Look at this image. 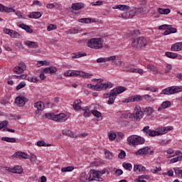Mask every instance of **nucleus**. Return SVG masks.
Instances as JSON below:
<instances>
[{
    "label": "nucleus",
    "instance_id": "40",
    "mask_svg": "<svg viewBox=\"0 0 182 182\" xmlns=\"http://www.w3.org/2000/svg\"><path fill=\"white\" fill-rule=\"evenodd\" d=\"M28 159H30V161H31L32 164H36V160H38L36 155L31 154Z\"/></svg>",
    "mask_w": 182,
    "mask_h": 182
},
{
    "label": "nucleus",
    "instance_id": "32",
    "mask_svg": "<svg viewBox=\"0 0 182 182\" xmlns=\"http://www.w3.org/2000/svg\"><path fill=\"white\" fill-rule=\"evenodd\" d=\"M83 56H87L86 53H77L72 55L73 59H78V58H82Z\"/></svg>",
    "mask_w": 182,
    "mask_h": 182
},
{
    "label": "nucleus",
    "instance_id": "33",
    "mask_svg": "<svg viewBox=\"0 0 182 182\" xmlns=\"http://www.w3.org/2000/svg\"><path fill=\"white\" fill-rule=\"evenodd\" d=\"M72 8L75 9V11H79L80 9H82V8H83V4L80 3L73 4L72 5Z\"/></svg>",
    "mask_w": 182,
    "mask_h": 182
},
{
    "label": "nucleus",
    "instance_id": "14",
    "mask_svg": "<svg viewBox=\"0 0 182 182\" xmlns=\"http://www.w3.org/2000/svg\"><path fill=\"white\" fill-rule=\"evenodd\" d=\"M23 43L26 45V46H28V48H30L31 49H37V48L39 46V44L35 41H25Z\"/></svg>",
    "mask_w": 182,
    "mask_h": 182
},
{
    "label": "nucleus",
    "instance_id": "49",
    "mask_svg": "<svg viewBox=\"0 0 182 182\" xmlns=\"http://www.w3.org/2000/svg\"><path fill=\"white\" fill-rule=\"evenodd\" d=\"M173 171H175V174L178 176V177L182 178V170L178 168H173Z\"/></svg>",
    "mask_w": 182,
    "mask_h": 182
},
{
    "label": "nucleus",
    "instance_id": "31",
    "mask_svg": "<svg viewBox=\"0 0 182 182\" xmlns=\"http://www.w3.org/2000/svg\"><path fill=\"white\" fill-rule=\"evenodd\" d=\"M82 111L84 112V117H89L91 114L90 110H89L87 107H82Z\"/></svg>",
    "mask_w": 182,
    "mask_h": 182
},
{
    "label": "nucleus",
    "instance_id": "42",
    "mask_svg": "<svg viewBox=\"0 0 182 182\" xmlns=\"http://www.w3.org/2000/svg\"><path fill=\"white\" fill-rule=\"evenodd\" d=\"M14 7H8L4 6V12H6V14L15 12V10L14 9Z\"/></svg>",
    "mask_w": 182,
    "mask_h": 182
},
{
    "label": "nucleus",
    "instance_id": "23",
    "mask_svg": "<svg viewBox=\"0 0 182 182\" xmlns=\"http://www.w3.org/2000/svg\"><path fill=\"white\" fill-rule=\"evenodd\" d=\"M114 9H119V11H129L130 9V6H127V5H117L115 6Z\"/></svg>",
    "mask_w": 182,
    "mask_h": 182
},
{
    "label": "nucleus",
    "instance_id": "38",
    "mask_svg": "<svg viewBox=\"0 0 182 182\" xmlns=\"http://www.w3.org/2000/svg\"><path fill=\"white\" fill-rule=\"evenodd\" d=\"M132 102H141L143 100V96L141 95H134L132 96Z\"/></svg>",
    "mask_w": 182,
    "mask_h": 182
},
{
    "label": "nucleus",
    "instance_id": "30",
    "mask_svg": "<svg viewBox=\"0 0 182 182\" xmlns=\"http://www.w3.org/2000/svg\"><path fill=\"white\" fill-rule=\"evenodd\" d=\"M144 112L148 116H151V114H153V112H154V109H153V107H147L144 109Z\"/></svg>",
    "mask_w": 182,
    "mask_h": 182
},
{
    "label": "nucleus",
    "instance_id": "57",
    "mask_svg": "<svg viewBox=\"0 0 182 182\" xmlns=\"http://www.w3.org/2000/svg\"><path fill=\"white\" fill-rule=\"evenodd\" d=\"M119 159H123L124 157H126V151L124 150H121L120 153L118 155Z\"/></svg>",
    "mask_w": 182,
    "mask_h": 182
},
{
    "label": "nucleus",
    "instance_id": "55",
    "mask_svg": "<svg viewBox=\"0 0 182 182\" xmlns=\"http://www.w3.org/2000/svg\"><path fill=\"white\" fill-rule=\"evenodd\" d=\"M92 114H93V116H95V117H102V113H100V112L97 110H92Z\"/></svg>",
    "mask_w": 182,
    "mask_h": 182
},
{
    "label": "nucleus",
    "instance_id": "27",
    "mask_svg": "<svg viewBox=\"0 0 182 182\" xmlns=\"http://www.w3.org/2000/svg\"><path fill=\"white\" fill-rule=\"evenodd\" d=\"M11 173H16V174H21V173H22L23 169H22V166H14V168H12V169H11Z\"/></svg>",
    "mask_w": 182,
    "mask_h": 182
},
{
    "label": "nucleus",
    "instance_id": "17",
    "mask_svg": "<svg viewBox=\"0 0 182 182\" xmlns=\"http://www.w3.org/2000/svg\"><path fill=\"white\" fill-rule=\"evenodd\" d=\"M18 26H19V28H21V29L26 31V32H27L28 33H32L33 32V30H32V28H31L29 26L23 23L18 24Z\"/></svg>",
    "mask_w": 182,
    "mask_h": 182
},
{
    "label": "nucleus",
    "instance_id": "4",
    "mask_svg": "<svg viewBox=\"0 0 182 182\" xmlns=\"http://www.w3.org/2000/svg\"><path fill=\"white\" fill-rule=\"evenodd\" d=\"M87 47L92 49H102L103 48V38H91L87 42Z\"/></svg>",
    "mask_w": 182,
    "mask_h": 182
},
{
    "label": "nucleus",
    "instance_id": "28",
    "mask_svg": "<svg viewBox=\"0 0 182 182\" xmlns=\"http://www.w3.org/2000/svg\"><path fill=\"white\" fill-rule=\"evenodd\" d=\"M1 140L2 141H6L7 143H16V139L8 136L2 137Z\"/></svg>",
    "mask_w": 182,
    "mask_h": 182
},
{
    "label": "nucleus",
    "instance_id": "12",
    "mask_svg": "<svg viewBox=\"0 0 182 182\" xmlns=\"http://www.w3.org/2000/svg\"><path fill=\"white\" fill-rule=\"evenodd\" d=\"M15 102H16V105H17L18 107H23V106H25L27 102H29V100L23 96H18L16 98Z\"/></svg>",
    "mask_w": 182,
    "mask_h": 182
},
{
    "label": "nucleus",
    "instance_id": "51",
    "mask_svg": "<svg viewBox=\"0 0 182 182\" xmlns=\"http://www.w3.org/2000/svg\"><path fill=\"white\" fill-rule=\"evenodd\" d=\"M182 156H178L177 157L173 158L171 159V163H177V161H181Z\"/></svg>",
    "mask_w": 182,
    "mask_h": 182
},
{
    "label": "nucleus",
    "instance_id": "63",
    "mask_svg": "<svg viewBox=\"0 0 182 182\" xmlns=\"http://www.w3.org/2000/svg\"><path fill=\"white\" fill-rule=\"evenodd\" d=\"M161 170V167L159 166V167H156L155 169H152L151 173H153L154 174H156L159 173V171H160Z\"/></svg>",
    "mask_w": 182,
    "mask_h": 182
},
{
    "label": "nucleus",
    "instance_id": "10",
    "mask_svg": "<svg viewBox=\"0 0 182 182\" xmlns=\"http://www.w3.org/2000/svg\"><path fill=\"white\" fill-rule=\"evenodd\" d=\"M133 65H129L122 69V72H129L130 73H139V75H142L143 69L140 68H134Z\"/></svg>",
    "mask_w": 182,
    "mask_h": 182
},
{
    "label": "nucleus",
    "instance_id": "58",
    "mask_svg": "<svg viewBox=\"0 0 182 182\" xmlns=\"http://www.w3.org/2000/svg\"><path fill=\"white\" fill-rule=\"evenodd\" d=\"M15 46L18 48L20 50L23 49V45L21 42L15 43Z\"/></svg>",
    "mask_w": 182,
    "mask_h": 182
},
{
    "label": "nucleus",
    "instance_id": "1",
    "mask_svg": "<svg viewBox=\"0 0 182 182\" xmlns=\"http://www.w3.org/2000/svg\"><path fill=\"white\" fill-rule=\"evenodd\" d=\"M127 88L126 87H117L116 88L112 89L109 93H105L103 95L104 99H108L107 103L109 105H113L114 103V100H116V97H117V95H120V93H123V92H126Z\"/></svg>",
    "mask_w": 182,
    "mask_h": 182
},
{
    "label": "nucleus",
    "instance_id": "56",
    "mask_svg": "<svg viewBox=\"0 0 182 182\" xmlns=\"http://www.w3.org/2000/svg\"><path fill=\"white\" fill-rule=\"evenodd\" d=\"M112 63H114V65H115V66H119V65H122L123 66L124 65V63H123L122 60H117L115 61H113Z\"/></svg>",
    "mask_w": 182,
    "mask_h": 182
},
{
    "label": "nucleus",
    "instance_id": "39",
    "mask_svg": "<svg viewBox=\"0 0 182 182\" xmlns=\"http://www.w3.org/2000/svg\"><path fill=\"white\" fill-rule=\"evenodd\" d=\"M62 133L63 136H69L70 137H73V132H72V131L68 129H63Z\"/></svg>",
    "mask_w": 182,
    "mask_h": 182
},
{
    "label": "nucleus",
    "instance_id": "60",
    "mask_svg": "<svg viewBox=\"0 0 182 182\" xmlns=\"http://www.w3.org/2000/svg\"><path fill=\"white\" fill-rule=\"evenodd\" d=\"M145 90H148L149 92H157L158 90V88L157 87H147Z\"/></svg>",
    "mask_w": 182,
    "mask_h": 182
},
{
    "label": "nucleus",
    "instance_id": "9",
    "mask_svg": "<svg viewBox=\"0 0 182 182\" xmlns=\"http://www.w3.org/2000/svg\"><path fill=\"white\" fill-rule=\"evenodd\" d=\"M149 150H150V147L149 146H146L144 147L142 149H140L139 150H138L135 154L136 156H147V154H149L150 156H152V154H154V150H151L149 152Z\"/></svg>",
    "mask_w": 182,
    "mask_h": 182
},
{
    "label": "nucleus",
    "instance_id": "11",
    "mask_svg": "<svg viewBox=\"0 0 182 182\" xmlns=\"http://www.w3.org/2000/svg\"><path fill=\"white\" fill-rule=\"evenodd\" d=\"M34 107L37 109L35 114L37 117H39V115L42 114V112L45 109V104L43 102H37L34 103Z\"/></svg>",
    "mask_w": 182,
    "mask_h": 182
},
{
    "label": "nucleus",
    "instance_id": "35",
    "mask_svg": "<svg viewBox=\"0 0 182 182\" xmlns=\"http://www.w3.org/2000/svg\"><path fill=\"white\" fill-rule=\"evenodd\" d=\"M142 99H144L146 102H154V99L149 95H144L142 96Z\"/></svg>",
    "mask_w": 182,
    "mask_h": 182
},
{
    "label": "nucleus",
    "instance_id": "21",
    "mask_svg": "<svg viewBox=\"0 0 182 182\" xmlns=\"http://www.w3.org/2000/svg\"><path fill=\"white\" fill-rule=\"evenodd\" d=\"M171 106V102L170 101H165L162 102L161 107L158 108V112H161L162 109H167V107H170Z\"/></svg>",
    "mask_w": 182,
    "mask_h": 182
},
{
    "label": "nucleus",
    "instance_id": "5",
    "mask_svg": "<svg viewBox=\"0 0 182 182\" xmlns=\"http://www.w3.org/2000/svg\"><path fill=\"white\" fill-rule=\"evenodd\" d=\"M144 138L137 136L132 135L127 138V143L129 146H137L138 144H144Z\"/></svg>",
    "mask_w": 182,
    "mask_h": 182
},
{
    "label": "nucleus",
    "instance_id": "62",
    "mask_svg": "<svg viewBox=\"0 0 182 182\" xmlns=\"http://www.w3.org/2000/svg\"><path fill=\"white\" fill-rule=\"evenodd\" d=\"M28 82H33V83H36V82H38V78L33 77H28Z\"/></svg>",
    "mask_w": 182,
    "mask_h": 182
},
{
    "label": "nucleus",
    "instance_id": "45",
    "mask_svg": "<svg viewBox=\"0 0 182 182\" xmlns=\"http://www.w3.org/2000/svg\"><path fill=\"white\" fill-rule=\"evenodd\" d=\"M104 152H105L106 159H112L113 157L112 152H110L109 150L105 149Z\"/></svg>",
    "mask_w": 182,
    "mask_h": 182
},
{
    "label": "nucleus",
    "instance_id": "36",
    "mask_svg": "<svg viewBox=\"0 0 182 182\" xmlns=\"http://www.w3.org/2000/svg\"><path fill=\"white\" fill-rule=\"evenodd\" d=\"M165 55L167 56V58H170L171 59H176V58L178 56L177 53L171 52H166Z\"/></svg>",
    "mask_w": 182,
    "mask_h": 182
},
{
    "label": "nucleus",
    "instance_id": "20",
    "mask_svg": "<svg viewBox=\"0 0 182 182\" xmlns=\"http://www.w3.org/2000/svg\"><path fill=\"white\" fill-rule=\"evenodd\" d=\"M80 105H82V101L80 100H76L73 105L74 110H80L82 109Z\"/></svg>",
    "mask_w": 182,
    "mask_h": 182
},
{
    "label": "nucleus",
    "instance_id": "8",
    "mask_svg": "<svg viewBox=\"0 0 182 182\" xmlns=\"http://www.w3.org/2000/svg\"><path fill=\"white\" fill-rule=\"evenodd\" d=\"M142 133L147 137H156V136H161V133L159 131L150 129V127L146 126L142 129Z\"/></svg>",
    "mask_w": 182,
    "mask_h": 182
},
{
    "label": "nucleus",
    "instance_id": "50",
    "mask_svg": "<svg viewBox=\"0 0 182 182\" xmlns=\"http://www.w3.org/2000/svg\"><path fill=\"white\" fill-rule=\"evenodd\" d=\"M19 69H22L23 72H25L26 70V65L23 62H20L18 65Z\"/></svg>",
    "mask_w": 182,
    "mask_h": 182
},
{
    "label": "nucleus",
    "instance_id": "19",
    "mask_svg": "<svg viewBox=\"0 0 182 182\" xmlns=\"http://www.w3.org/2000/svg\"><path fill=\"white\" fill-rule=\"evenodd\" d=\"M41 16H42V13L39 11L31 12L28 15V18H34V19H38V18H41Z\"/></svg>",
    "mask_w": 182,
    "mask_h": 182
},
{
    "label": "nucleus",
    "instance_id": "64",
    "mask_svg": "<svg viewBox=\"0 0 182 182\" xmlns=\"http://www.w3.org/2000/svg\"><path fill=\"white\" fill-rule=\"evenodd\" d=\"M168 26H171V25L164 24V25L159 26V30L168 29Z\"/></svg>",
    "mask_w": 182,
    "mask_h": 182
},
{
    "label": "nucleus",
    "instance_id": "16",
    "mask_svg": "<svg viewBox=\"0 0 182 182\" xmlns=\"http://www.w3.org/2000/svg\"><path fill=\"white\" fill-rule=\"evenodd\" d=\"M12 157H16V159L21 158V159H29V155L25 152L22 151H17L14 154H13Z\"/></svg>",
    "mask_w": 182,
    "mask_h": 182
},
{
    "label": "nucleus",
    "instance_id": "13",
    "mask_svg": "<svg viewBox=\"0 0 182 182\" xmlns=\"http://www.w3.org/2000/svg\"><path fill=\"white\" fill-rule=\"evenodd\" d=\"M100 173H99V171L91 170L90 171V177L88 178L89 181H97L100 178Z\"/></svg>",
    "mask_w": 182,
    "mask_h": 182
},
{
    "label": "nucleus",
    "instance_id": "7",
    "mask_svg": "<svg viewBox=\"0 0 182 182\" xmlns=\"http://www.w3.org/2000/svg\"><path fill=\"white\" fill-rule=\"evenodd\" d=\"M182 92V86H172L162 90L161 95H174Z\"/></svg>",
    "mask_w": 182,
    "mask_h": 182
},
{
    "label": "nucleus",
    "instance_id": "22",
    "mask_svg": "<svg viewBox=\"0 0 182 182\" xmlns=\"http://www.w3.org/2000/svg\"><path fill=\"white\" fill-rule=\"evenodd\" d=\"M158 12L160 14V15H168V14L171 12V10H170V9L159 8Z\"/></svg>",
    "mask_w": 182,
    "mask_h": 182
},
{
    "label": "nucleus",
    "instance_id": "61",
    "mask_svg": "<svg viewBox=\"0 0 182 182\" xmlns=\"http://www.w3.org/2000/svg\"><path fill=\"white\" fill-rule=\"evenodd\" d=\"M106 58H100L97 59V63H106Z\"/></svg>",
    "mask_w": 182,
    "mask_h": 182
},
{
    "label": "nucleus",
    "instance_id": "2",
    "mask_svg": "<svg viewBox=\"0 0 182 182\" xmlns=\"http://www.w3.org/2000/svg\"><path fill=\"white\" fill-rule=\"evenodd\" d=\"M143 116H144V112L141 111V108L139 105L135 107L133 114L127 113L122 114V117L124 119H132V117H134L136 122H139L140 119H143Z\"/></svg>",
    "mask_w": 182,
    "mask_h": 182
},
{
    "label": "nucleus",
    "instance_id": "3",
    "mask_svg": "<svg viewBox=\"0 0 182 182\" xmlns=\"http://www.w3.org/2000/svg\"><path fill=\"white\" fill-rule=\"evenodd\" d=\"M45 117L46 119H50V120H53L54 122H59L60 123H63L68 120V115L63 113L59 114H46Z\"/></svg>",
    "mask_w": 182,
    "mask_h": 182
},
{
    "label": "nucleus",
    "instance_id": "37",
    "mask_svg": "<svg viewBox=\"0 0 182 182\" xmlns=\"http://www.w3.org/2000/svg\"><path fill=\"white\" fill-rule=\"evenodd\" d=\"M37 146H38V147H50V146H52V144H46L43 141H38L37 142Z\"/></svg>",
    "mask_w": 182,
    "mask_h": 182
},
{
    "label": "nucleus",
    "instance_id": "29",
    "mask_svg": "<svg viewBox=\"0 0 182 182\" xmlns=\"http://www.w3.org/2000/svg\"><path fill=\"white\" fill-rule=\"evenodd\" d=\"M78 22H80L81 23H90L91 22H95V20L89 18H85L78 19Z\"/></svg>",
    "mask_w": 182,
    "mask_h": 182
},
{
    "label": "nucleus",
    "instance_id": "34",
    "mask_svg": "<svg viewBox=\"0 0 182 182\" xmlns=\"http://www.w3.org/2000/svg\"><path fill=\"white\" fill-rule=\"evenodd\" d=\"M122 166L124 168H125V170H128V171H131L132 169L133 168V166L132 165V164L129 163L124 162L122 164Z\"/></svg>",
    "mask_w": 182,
    "mask_h": 182
},
{
    "label": "nucleus",
    "instance_id": "54",
    "mask_svg": "<svg viewBox=\"0 0 182 182\" xmlns=\"http://www.w3.org/2000/svg\"><path fill=\"white\" fill-rule=\"evenodd\" d=\"M25 86H26V83L25 82H21L17 85L16 90H21V89H23Z\"/></svg>",
    "mask_w": 182,
    "mask_h": 182
},
{
    "label": "nucleus",
    "instance_id": "43",
    "mask_svg": "<svg viewBox=\"0 0 182 182\" xmlns=\"http://www.w3.org/2000/svg\"><path fill=\"white\" fill-rule=\"evenodd\" d=\"M13 72L14 73H17L18 75H21V73H23V70L22 68H19L18 65L16 66L14 69H13Z\"/></svg>",
    "mask_w": 182,
    "mask_h": 182
},
{
    "label": "nucleus",
    "instance_id": "6",
    "mask_svg": "<svg viewBox=\"0 0 182 182\" xmlns=\"http://www.w3.org/2000/svg\"><path fill=\"white\" fill-rule=\"evenodd\" d=\"M147 45V41L144 37H138L134 38L132 41V46L136 48V49H141V48H146Z\"/></svg>",
    "mask_w": 182,
    "mask_h": 182
},
{
    "label": "nucleus",
    "instance_id": "24",
    "mask_svg": "<svg viewBox=\"0 0 182 182\" xmlns=\"http://www.w3.org/2000/svg\"><path fill=\"white\" fill-rule=\"evenodd\" d=\"M80 181L85 182L89 180V176L86 174V172H82L79 176Z\"/></svg>",
    "mask_w": 182,
    "mask_h": 182
},
{
    "label": "nucleus",
    "instance_id": "44",
    "mask_svg": "<svg viewBox=\"0 0 182 182\" xmlns=\"http://www.w3.org/2000/svg\"><path fill=\"white\" fill-rule=\"evenodd\" d=\"M75 168L73 166H67V167H63L61 168V171L63 173H66L67 171H73Z\"/></svg>",
    "mask_w": 182,
    "mask_h": 182
},
{
    "label": "nucleus",
    "instance_id": "46",
    "mask_svg": "<svg viewBox=\"0 0 182 182\" xmlns=\"http://www.w3.org/2000/svg\"><path fill=\"white\" fill-rule=\"evenodd\" d=\"M108 136H109V140L113 141V140L116 139L117 135L114 132L111 131L108 133Z\"/></svg>",
    "mask_w": 182,
    "mask_h": 182
},
{
    "label": "nucleus",
    "instance_id": "15",
    "mask_svg": "<svg viewBox=\"0 0 182 182\" xmlns=\"http://www.w3.org/2000/svg\"><path fill=\"white\" fill-rule=\"evenodd\" d=\"M43 73H50V75H55L58 72L56 67L50 66L43 70Z\"/></svg>",
    "mask_w": 182,
    "mask_h": 182
},
{
    "label": "nucleus",
    "instance_id": "52",
    "mask_svg": "<svg viewBox=\"0 0 182 182\" xmlns=\"http://www.w3.org/2000/svg\"><path fill=\"white\" fill-rule=\"evenodd\" d=\"M122 18H123L124 19H130V18H132V17L130 16V13L129 11L123 13L122 14Z\"/></svg>",
    "mask_w": 182,
    "mask_h": 182
},
{
    "label": "nucleus",
    "instance_id": "18",
    "mask_svg": "<svg viewBox=\"0 0 182 182\" xmlns=\"http://www.w3.org/2000/svg\"><path fill=\"white\" fill-rule=\"evenodd\" d=\"M171 50H173L174 52H177L178 50H182V42L180 43H176L175 44H173L171 48Z\"/></svg>",
    "mask_w": 182,
    "mask_h": 182
},
{
    "label": "nucleus",
    "instance_id": "59",
    "mask_svg": "<svg viewBox=\"0 0 182 182\" xmlns=\"http://www.w3.org/2000/svg\"><path fill=\"white\" fill-rule=\"evenodd\" d=\"M82 72L80 71H71V76H81Z\"/></svg>",
    "mask_w": 182,
    "mask_h": 182
},
{
    "label": "nucleus",
    "instance_id": "41",
    "mask_svg": "<svg viewBox=\"0 0 182 182\" xmlns=\"http://www.w3.org/2000/svg\"><path fill=\"white\" fill-rule=\"evenodd\" d=\"M146 68L147 69H149V70H151V72H155V73H159V70H157V68H156V66L153 65H148Z\"/></svg>",
    "mask_w": 182,
    "mask_h": 182
},
{
    "label": "nucleus",
    "instance_id": "25",
    "mask_svg": "<svg viewBox=\"0 0 182 182\" xmlns=\"http://www.w3.org/2000/svg\"><path fill=\"white\" fill-rule=\"evenodd\" d=\"M173 129V127H164L161 128L160 133L161 134H166V133H168V132H171Z\"/></svg>",
    "mask_w": 182,
    "mask_h": 182
},
{
    "label": "nucleus",
    "instance_id": "53",
    "mask_svg": "<svg viewBox=\"0 0 182 182\" xmlns=\"http://www.w3.org/2000/svg\"><path fill=\"white\" fill-rule=\"evenodd\" d=\"M56 28H58V26L55 24H50L48 27H47V31H48V32H50V31H55V29H56Z\"/></svg>",
    "mask_w": 182,
    "mask_h": 182
},
{
    "label": "nucleus",
    "instance_id": "26",
    "mask_svg": "<svg viewBox=\"0 0 182 182\" xmlns=\"http://www.w3.org/2000/svg\"><path fill=\"white\" fill-rule=\"evenodd\" d=\"M9 36H11V38H15L16 39H21V38H22V36H21L19 33L14 30H11V31H10Z\"/></svg>",
    "mask_w": 182,
    "mask_h": 182
},
{
    "label": "nucleus",
    "instance_id": "47",
    "mask_svg": "<svg viewBox=\"0 0 182 182\" xmlns=\"http://www.w3.org/2000/svg\"><path fill=\"white\" fill-rule=\"evenodd\" d=\"M37 65L38 67H41V66H49V63H48V61L46 60H43V61H38L37 62Z\"/></svg>",
    "mask_w": 182,
    "mask_h": 182
},
{
    "label": "nucleus",
    "instance_id": "48",
    "mask_svg": "<svg viewBox=\"0 0 182 182\" xmlns=\"http://www.w3.org/2000/svg\"><path fill=\"white\" fill-rule=\"evenodd\" d=\"M93 76L92 74L90 73H86L85 72H81V77H85V79H89L90 77H92Z\"/></svg>",
    "mask_w": 182,
    "mask_h": 182
}]
</instances>
